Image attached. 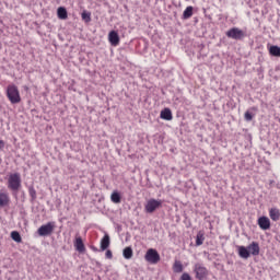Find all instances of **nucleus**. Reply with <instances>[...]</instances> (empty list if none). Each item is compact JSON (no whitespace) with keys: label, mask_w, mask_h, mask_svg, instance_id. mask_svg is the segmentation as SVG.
I'll return each instance as SVG.
<instances>
[{"label":"nucleus","mask_w":280,"mask_h":280,"mask_svg":"<svg viewBox=\"0 0 280 280\" xmlns=\"http://www.w3.org/2000/svg\"><path fill=\"white\" fill-rule=\"evenodd\" d=\"M7 97L11 104H21V93L19 88L14 84L7 86Z\"/></svg>","instance_id":"obj_1"},{"label":"nucleus","mask_w":280,"mask_h":280,"mask_svg":"<svg viewBox=\"0 0 280 280\" xmlns=\"http://www.w3.org/2000/svg\"><path fill=\"white\" fill-rule=\"evenodd\" d=\"M55 229L56 222H48L38 228L37 235H39V237H48L54 233Z\"/></svg>","instance_id":"obj_2"},{"label":"nucleus","mask_w":280,"mask_h":280,"mask_svg":"<svg viewBox=\"0 0 280 280\" xmlns=\"http://www.w3.org/2000/svg\"><path fill=\"white\" fill-rule=\"evenodd\" d=\"M163 207V201L159 199H149L144 206L145 213H154L156 209H161Z\"/></svg>","instance_id":"obj_3"},{"label":"nucleus","mask_w":280,"mask_h":280,"mask_svg":"<svg viewBox=\"0 0 280 280\" xmlns=\"http://www.w3.org/2000/svg\"><path fill=\"white\" fill-rule=\"evenodd\" d=\"M225 36L233 40H244V38H246V33L237 27H232L225 33Z\"/></svg>","instance_id":"obj_4"},{"label":"nucleus","mask_w":280,"mask_h":280,"mask_svg":"<svg viewBox=\"0 0 280 280\" xmlns=\"http://www.w3.org/2000/svg\"><path fill=\"white\" fill-rule=\"evenodd\" d=\"M8 187L12 189V191H19V189H21V175L19 173L9 176Z\"/></svg>","instance_id":"obj_5"},{"label":"nucleus","mask_w":280,"mask_h":280,"mask_svg":"<svg viewBox=\"0 0 280 280\" xmlns=\"http://www.w3.org/2000/svg\"><path fill=\"white\" fill-rule=\"evenodd\" d=\"M194 272L196 279L198 280H205L207 277H209V269H207V267L202 266L201 264H195Z\"/></svg>","instance_id":"obj_6"},{"label":"nucleus","mask_w":280,"mask_h":280,"mask_svg":"<svg viewBox=\"0 0 280 280\" xmlns=\"http://www.w3.org/2000/svg\"><path fill=\"white\" fill-rule=\"evenodd\" d=\"M144 259L149 264H159L161 261V255L159 254V252L156 249L150 248L147 250Z\"/></svg>","instance_id":"obj_7"},{"label":"nucleus","mask_w":280,"mask_h":280,"mask_svg":"<svg viewBox=\"0 0 280 280\" xmlns=\"http://www.w3.org/2000/svg\"><path fill=\"white\" fill-rule=\"evenodd\" d=\"M258 226L261 229V231L270 230V219L265 215L258 218Z\"/></svg>","instance_id":"obj_8"},{"label":"nucleus","mask_w":280,"mask_h":280,"mask_svg":"<svg viewBox=\"0 0 280 280\" xmlns=\"http://www.w3.org/2000/svg\"><path fill=\"white\" fill-rule=\"evenodd\" d=\"M108 40L112 47H117V45H119V33H117V31H110L108 34Z\"/></svg>","instance_id":"obj_9"},{"label":"nucleus","mask_w":280,"mask_h":280,"mask_svg":"<svg viewBox=\"0 0 280 280\" xmlns=\"http://www.w3.org/2000/svg\"><path fill=\"white\" fill-rule=\"evenodd\" d=\"M74 248L78 253H86V246H84V241H82V236L75 237Z\"/></svg>","instance_id":"obj_10"},{"label":"nucleus","mask_w":280,"mask_h":280,"mask_svg":"<svg viewBox=\"0 0 280 280\" xmlns=\"http://www.w3.org/2000/svg\"><path fill=\"white\" fill-rule=\"evenodd\" d=\"M247 249L249 250V255H253L254 257H257L259 255V243L257 242H252L248 246Z\"/></svg>","instance_id":"obj_11"},{"label":"nucleus","mask_w":280,"mask_h":280,"mask_svg":"<svg viewBox=\"0 0 280 280\" xmlns=\"http://www.w3.org/2000/svg\"><path fill=\"white\" fill-rule=\"evenodd\" d=\"M237 252L241 259H248L250 257V250L246 246H237Z\"/></svg>","instance_id":"obj_12"},{"label":"nucleus","mask_w":280,"mask_h":280,"mask_svg":"<svg viewBox=\"0 0 280 280\" xmlns=\"http://www.w3.org/2000/svg\"><path fill=\"white\" fill-rule=\"evenodd\" d=\"M160 117L165 121H172V119H174V116L172 115V109L167 107L161 110Z\"/></svg>","instance_id":"obj_13"},{"label":"nucleus","mask_w":280,"mask_h":280,"mask_svg":"<svg viewBox=\"0 0 280 280\" xmlns=\"http://www.w3.org/2000/svg\"><path fill=\"white\" fill-rule=\"evenodd\" d=\"M110 246V235L107 233L103 236L101 240V250H108V247Z\"/></svg>","instance_id":"obj_14"},{"label":"nucleus","mask_w":280,"mask_h":280,"mask_svg":"<svg viewBox=\"0 0 280 280\" xmlns=\"http://www.w3.org/2000/svg\"><path fill=\"white\" fill-rule=\"evenodd\" d=\"M57 16L58 19H60L61 21H67V19H69V13L67 12V8L65 7H59L57 9Z\"/></svg>","instance_id":"obj_15"},{"label":"nucleus","mask_w":280,"mask_h":280,"mask_svg":"<svg viewBox=\"0 0 280 280\" xmlns=\"http://www.w3.org/2000/svg\"><path fill=\"white\" fill-rule=\"evenodd\" d=\"M269 217L273 222H279L280 220V211L277 208H271L269 210Z\"/></svg>","instance_id":"obj_16"},{"label":"nucleus","mask_w":280,"mask_h":280,"mask_svg":"<svg viewBox=\"0 0 280 280\" xmlns=\"http://www.w3.org/2000/svg\"><path fill=\"white\" fill-rule=\"evenodd\" d=\"M28 196L31 197L32 205H34L37 198L36 188H34V185L28 186Z\"/></svg>","instance_id":"obj_17"},{"label":"nucleus","mask_w":280,"mask_h":280,"mask_svg":"<svg viewBox=\"0 0 280 280\" xmlns=\"http://www.w3.org/2000/svg\"><path fill=\"white\" fill-rule=\"evenodd\" d=\"M191 16H194V7L189 5L185 9L183 13V19L187 20V19H191Z\"/></svg>","instance_id":"obj_18"},{"label":"nucleus","mask_w":280,"mask_h":280,"mask_svg":"<svg viewBox=\"0 0 280 280\" xmlns=\"http://www.w3.org/2000/svg\"><path fill=\"white\" fill-rule=\"evenodd\" d=\"M270 56H273L275 58H280V47L279 46H270L269 48Z\"/></svg>","instance_id":"obj_19"},{"label":"nucleus","mask_w":280,"mask_h":280,"mask_svg":"<svg viewBox=\"0 0 280 280\" xmlns=\"http://www.w3.org/2000/svg\"><path fill=\"white\" fill-rule=\"evenodd\" d=\"M205 244V233L199 231L196 236V246H202Z\"/></svg>","instance_id":"obj_20"},{"label":"nucleus","mask_w":280,"mask_h":280,"mask_svg":"<svg viewBox=\"0 0 280 280\" xmlns=\"http://www.w3.org/2000/svg\"><path fill=\"white\" fill-rule=\"evenodd\" d=\"M132 255H133V252H132V247L128 246V247H125L124 250H122V257L125 259H132Z\"/></svg>","instance_id":"obj_21"},{"label":"nucleus","mask_w":280,"mask_h":280,"mask_svg":"<svg viewBox=\"0 0 280 280\" xmlns=\"http://www.w3.org/2000/svg\"><path fill=\"white\" fill-rule=\"evenodd\" d=\"M183 270H184L183 262H180V260H175L173 265V272L180 273L183 272Z\"/></svg>","instance_id":"obj_22"},{"label":"nucleus","mask_w":280,"mask_h":280,"mask_svg":"<svg viewBox=\"0 0 280 280\" xmlns=\"http://www.w3.org/2000/svg\"><path fill=\"white\" fill-rule=\"evenodd\" d=\"M110 200L115 205H119V202H121V195L118 191H114L110 196Z\"/></svg>","instance_id":"obj_23"},{"label":"nucleus","mask_w":280,"mask_h":280,"mask_svg":"<svg viewBox=\"0 0 280 280\" xmlns=\"http://www.w3.org/2000/svg\"><path fill=\"white\" fill-rule=\"evenodd\" d=\"M11 240H13V242H16L18 244H21L23 242L21 233H19L18 231L11 232Z\"/></svg>","instance_id":"obj_24"},{"label":"nucleus","mask_w":280,"mask_h":280,"mask_svg":"<svg viewBox=\"0 0 280 280\" xmlns=\"http://www.w3.org/2000/svg\"><path fill=\"white\" fill-rule=\"evenodd\" d=\"M9 202L10 199L8 198V195L0 192V207H8Z\"/></svg>","instance_id":"obj_25"},{"label":"nucleus","mask_w":280,"mask_h":280,"mask_svg":"<svg viewBox=\"0 0 280 280\" xmlns=\"http://www.w3.org/2000/svg\"><path fill=\"white\" fill-rule=\"evenodd\" d=\"M81 19H82V21H84V23H91V12L84 10L81 13Z\"/></svg>","instance_id":"obj_26"},{"label":"nucleus","mask_w":280,"mask_h":280,"mask_svg":"<svg viewBox=\"0 0 280 280\" xmlns=\"http://www.w3.org/2000/svg\"><path fill=\"white\" fill-rule=\"evenodd\" d=\"M253 117H255V114L250 113V110L245 112L244 114L245 121H253Z\"/></svg>","instance_id":"obj_27"},{"label":"nucleus","mask_w":280,"mask_h":280,"mask_svg":"<svg viewBox=\"0 0 280 280\" xmlns=\"http://www.w3.org/2000/svg\"><path fill=\"white\" fill-rule=\"evenodd\" d=\"M179 280H192V279H191V276L188 272H184L180 276Z\"/></svg>","instance_id":"obj_28"},{"label":"nucleus","mask_w":280,"mask_h":280,"mask_svg":"<svg viewBox=\"0 0 280 280\" xmlns=\"http://www.w3.org/2000/svg\"><path fill=\"white\" fill-rule=\"evenodd\" d=\"M106 259H113V252L110 249H107L105 253Z\"/></svg>","instance_id":"obj_29"},{"label":"nucleus","mask_w":280,"mask_h":280,"mask_svg":"<svg viewBox=\"0 0 280 280\" xmlns=\"http://www.w3.org/2000/svg\"><path fill=\"white\" fill-rule=\"evenodd\" d=\"M5 148V142L3 140H0V150H3Z\"/></svg>","instance_id":"obj_30"},{"label":"nucleus","mask_w":280,"mask_h":280,"mask_svg":"<svg viewBox=\"0 0 280 280\" xmlns=\"http://www.w3.org/2000/svg\"><path fill=\"white\" fill-rule=\"evenodd\" d=\"M92 250H94V253H97V247H92Z\"/></svg>","instance_id":"obj_31"},{"label":"nucleus","mask_w":280,"mask_h":280,"mask_svg":"<svg viewBox=\"0 0 280 280\" xmlns=\"http://www.w3.org/2000/svg\"><path fill=\"white\" fill-rule=\"evenodd\" d=\"M250 110H257V107H252Z\"/></svg>","instance_id":"obj_32"}]
</instances>
